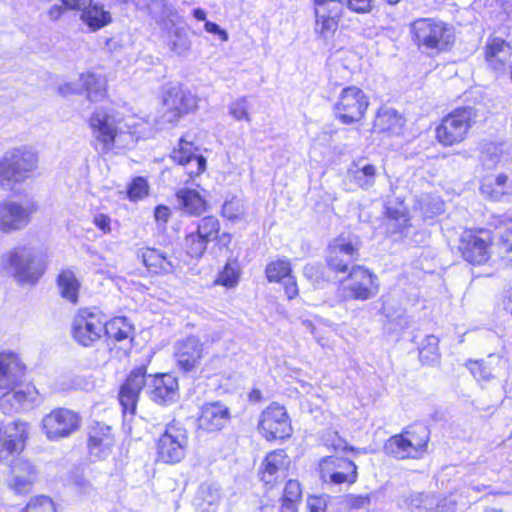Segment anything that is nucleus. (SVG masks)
Here are the masks:
<instances>
[{
	"mask_svg": "<svg viewBox=\"0 0 512 512\" xmlns=\"http://www.w3.org/2000/svg\"><path fill=\"white\" fill-rule=\"evenodd\" d=\"M25 365L14 353H0V410L11 414L37 405L42 398L34 386H23Z\"/></svg>",
	"mask_w": 512,
	"mask_h": 512,
	"instance_id": "nucleus-1",
	"label": "nucleus"
},
{
	"mask_svg": "<svg viewBox=\"0 0 512 512\" xmlns=\"http://www.w3.org/2000/svg\"><path fill=\"white\" fill-rule=\"evenodd\" d=\"M147 387L150 398L159 404H168L178 398V382L171 374L149 375L146 368L139 367L131 371L119 391V401L124 414L133 416L143 387Z\"/></svg>",
	"mask_w": 512,
	"mask_h": 512,
	"instance_id": "nucleus-2",
	"label": "nucleus"
},
{
	"mask_svg": "<svg viewBox=\"0 0 512 512\" xmlns=\"http://www.w3.org/2000/svg\"><path fill=\"white\" fill-rule=\"evenodd\" d=\"M48 256L28 246H17L0 256V269L22 284H35L44 274Z\"/></svg>",
	"mask_w": 512,
	"mask_h": 512,
	"instance_id": "nucleus-3",
	"label": "nucleus"
},
{
	"mask_svg": "<svg viewBox=\"0 0 512 512\" xmlns=\"http://www.w3.org/2000/svg\"><path fill=\"white\" fill-rule=\"evenodd\" d=\"M89 127L96 142V148L102 153H108L117 144L128 146L135 142L132 132H124L117 116L105 109L93 112L89 119Z\"/></svg>",
	"mask_w": 512,
	"mask_h": 512,
	"instance_id": "nucleus-4",
	"label": "nucleus"
},
{
	"mask_svg": "<svg viewBox=\"0 0 512 512\" xmlns=\"http://www.w3.org/2000/svg\"><path fill=\"white\" fill-rule=\"evenodd\" d=\"M38 152L31 146L7 151L0 160V186L10 188L27 179L38 166Z\"/></svg>",
	"mask_w": 512,
	"mask_h": 512,
	"instance_id": "nucleus-5",
	"label": "nucleus"
},
{
	"mask_svg": "<svg viewBox=\"0 0 512 512\" xmlns=\"http://www.w3.org/2000/svg\"><path fill=\"white\" fill-rule=\"evenodd\" d=\"M414 43L424 51H444L454 42L451 26L434 18H419L410 25Z\"/></svg>",
	"mask_w": 512,
	"mask_h": 512,
	"instance_id": "nucleus-6",
	"label": "nucleus"
},
{
	"mask_svg": "<svg viewBox=\"0 0 512 512\" xmlns=\"http://www.w3.org/2000/svg\"><path fill=\"white\" fill-rule=\"evenodd\" d=\"M478 117V111L474 107L467 106L454 109L436 127L437 141L445 147L462 143L468 137Z\"/></svg>",
	"mask_w": 512,
	"mask_h": 512,
	"instance_id": "nucleus-7",
	"label": "nucleus"
},
{
	"mask_svg": "<svg viewBox=\"0 0 512 512\" xmlns=\"http://www.w3.org/2000/svg\"><path fill=\"white\" fill-rule=\"evenodd\" d=\"M374 0H314L316 30L321 34L336 31L344 6L358 14L370 13Z\"/></svg>",
	"mask_w": 512,
	"mask_h": 512,
	"instance_id": "nucleus-8",
	"label": "nucleus"
},
{
	"mask_svg": "<svg viewBox=\"0 0 512 512\" xmlns=\"http://www.w3.org/2000/svg\"><path fill=\"white\" fill-rule=\"evenodd\" d=\"M38 211L33 200H8L0 203V232L11 234L26 229Z\"/></svg>",
	"mask_w": 512,
	"mask_h": 512,
	"instance_id": "nucleus-9",
	"label": "nucleus"
},
{
	"mask_svg": "<svg viewBox=\"0 0 512 512\" xmlns=\"http://www.w3.org/2000/svg\"><path fill=\"white\" fill-rule=\"evenodd\" d=\"M165 108L160 117V124H176L183 116L196 110L198 99L188 89L177 85L167 88L162 95Z\"/></svg>",
	"mask_w": 512,
	"mask_h": 512,
	"instance_id": "nucleus-10",
	"label": "nucleus"
},
{
	"mask_svg": "<svg viewBox=\"0 0 512 512\" xmlns=\"http://www.w3.org/2000/svg\"><path fill=\"white\" fill-rule=\"evenodd\" d=\"M105 332L104 315L96 309L78 310L72 321L73 339L84 347L99 341Z\"/></svg>",
	"mask_w": 512,
	"mask_h": 512,
	"instance_id": "nucleus-11",
	"label": "nucleus"
},
{
	"mask_svg": "<svg viewBox=\"0 0 512 512\" xmlns=\"http://www.w3.org/2000/svg\"><path fill=\"white\" fill-rule=\"evenodd\" d=\"M188 437L186 429L178 422H171L157 443V453L165 463H178L186 452Z\"/></svg>",
	"mask_w": 512,
	"mask_h": 512,
	"instance_id": "nucleus-12",
	"label": "nucleus"
},
{
	"mask_svg": "<svg viewBox=\"0 0 512 512\" xmlns=\"http://www.w3.org/2000/svg\"><path fill=\"white\" fill-rule=\"evenodd\" d=\"M81 417L67 408H56L41 421L42 429L49 440H59L70 436L80 427Z\"/></svg>",
	"mask_w": 512,
	"mask_h": 512,
	"instance_id": "nucleus-13",
	"label": "nucleus"
},
{
	"mask_svg": "<svg viewBox=\"0 0 512 512\" xmlns=\"http://www.w3.org/2000/svg\"><path fill=\"white\" fill-rule=\"evenodd\" d=\"M368 104V98L360 88L349 86L340 94L335 105L336 114L344 124L357 122L362 119Z\"/></svg>",
	"mask_w": 512,
	"mask_h": 512,
	"instance_id": "nucleus-14",
	"label": "nucleus"
},
{
	"mask_svg": "<svg viewBox=\"0 0 512 512\" xmlns=\"http://www.w3.org/2000/svg\"><path fill=\"white\" fill-rule=\"evenodd\" d=\"M258 429L267 440L284 439L291 434V425L283 406L273 403L260 416Z\"/></svg>",
	"mask_w": 512,
	"mask_h": 512,
	"instance_id": "nucleus-15",
	"label": "nucleus"
},
{
	"mask_svg": "<svg viewBox=\"0 0 512 512\" xmlns=\"http://www.w3.org/2000/svg\"><path fill=\"white\" fill-rule=\"evenodd\" d=\"M346 281L347 284L344 285V289L349 292L350 298L354 300H368L379 291L377 276L363 266H352Z\"/></svg>",
	"mask_w": 512,
	"mask_h": 512,
	"instance_id": "nucleus-16",
	"label": "nucleus"
},
{
	"mask_svg": "<svg viewBox=\"0 0 512 512\" xmlns=\"http://www.w3.org/2000/svg\"><path fill=\"white\" fill-rule=\"evenodd\" d=\"M321 478L326 483L353 484L357 480V466L347 458L329 456L319 463Z\"/></svg>",
	"mask_w": 512,
	"mask_h": 512,
	"instance_id": "nucleus-17",
	"label": "nucleus"
},
{
	"mask_svg": "<svg viewBox=\"0 0 512 512\" xmlns=\"http://www.w3.org/2000/svg\"><path fill=\"white\" fill-rule=\"evenodd\" d=\"M204 356V344L195 336L178 340L174 345L175 361L183 372L197 370Z\"/></svg>",
	"mask_w": 512,
	"mask_h": 512,
	"instance_id": "nucleus-18",
	"label": "nucleus"
},
{
	"mask_svg": "<svg viewBox=\"0 0 512 512\" xmlns=\"http://www.w3.org/2000/svg\"><path fill=\"white\" fill-rule=\"evenodd\" d=\"M36 475V468L29 460L16 458L10 464L7 487L16 495L28 494L32 491Z\"/></svg>",
	"mask_w": 512,
	"mask_h": 512,
	"instance_id": "nucleus-19",
	"label": "nucleus"
},
{
	"mask_svg": "<svg viewBox=\"0 0 512 512\" xmlns=\"http://www.w3.org/2000/svg\"><path fill=\"white\" fill-rule=\"evenodd\" d=\"M357 256V244L341 236L329 246L326 261L333 272L345 273L349 271V265L357 259Z\"/></svg>",
	"mask_w": 512,
	"mask_h": 512,
	"instance_id": "nucleus-20",
	"label": "nucleus"
},
{
	"mask_svg": "<svg viewBox=\"0 0 512 512\" xmlns=\"http://www.w3.org/2000/svg\"><path fill=\"white\" fill-rule=\"evenodd\" d=\"M27 437V422L16 420L5 425L0 423V459L23 450Z\"/></svg>",
	"mask_w": 512,
	"mask_h": 512,
	"instance_id": "nucleus-21",
	"label": "nucleus"
},
{
	"mask_svg": "<svg viewBox=\"0 0 512 512\" xmlns=\"http://www.w3.org/2000/svg\"><path fill=\"white\" fill-rule=\"evenodd\" d=\"M115 444L112 428L102 423H96L90 427L88 450L95 460H103L109 457Z\"/></svg>",
	"mask_w": 512,
	"mask_h": 512,
	"instance_id": "nucleus-22",
	"label": "nucleus"
},
{
	"mask_svg": "<svg viewBox=\"0 0 512 512\" xmlns=\"http://www.w3.org/2000/svg\"><path fill=\"white\" fill-rule=\"evenodd\" d=\"M230 418L229 409L220 402L206 403L201 408L198 427L207 432L221 430Z\"/></svg>",
	"mask_w": 512,
	"mask_h": 512,
	"instance_id": "nucleus-23",
	"label": "nucleus"
},
{
	"mask_svg": "<svg viewBox=\"0 0 512 512\" xmlns=\"http://www.w3.org/2000/svg\"><path fill=\"white\" fill-rule=\"evenodd\" d=\"M488 241L482 237L465 232L461 236L459 249L463 258L471 264L485 263L489 258Z\"/></svg>",
	"mask_w": 512,
	"mask_h": 512,
	"instance_id": "nucleus-24",
	"label": "nucleus"
},
{
	"mask_svg": "<svg viewBox=\"0 0 512 512\" xmlns=\"http://www.w3.org/2000/svg\"><path fill=\"white\" fill-rule=\"evenodd\" d=\"M485 61L494 72H502L512 56V48L500 38L489 39L484 48Z\"/></svg>",
	"mask_w": 512,
	"mask_h": 512,
	"instance_id": "nucleus-25",
	"label": "nucleus"
},
{
	"mask_svg": "<svg viewBox=\"0 0 512 512\" xmlns=\"http://www.w3.org/2000/svg\"><path fill=\"white\" fill-rule=\"evenodd\" d=\"M288 466L289 459L283 450L271 452L266 456L262 463V481L266 484H272L278 478L286 477Z\"/></svg>",
	"mask_w": 512,
	"mask_h": 512,
	"instance_id": "nucleus-26",
	"label": "nucleus"
},
{
	"mask_svg": "<svg viewBox=\"0 0 512 512\" xmlns=\"http://www.w3.org/2000/svg\"><path fill=\"white\" fill-rule=\"evenodd\" d=\"M171 158L179 165L186 166L190 176L199 175L206 167V159L193 153L192 144L184 140H181L179 148L172 152Z\"/></svg>",
	"mask_w": 512,
	"mask_h": 512,
	"instance_id": "nucleus-27",
	"label": "nucleus"
},
{
	"mask_svg": "<svg viewBox=\"0 0 512 512\" xmlns=\"http://www.w3.org/2000/svg\"><path fill=\"white\" fill-rule=\"evenodd\" d=\"M177 208L185 215L200 216L207 209V202L201 194L191 188H181L175 194Z\"/></svg>",
	"mask_w": 512,
	"mask_h": 512,
	"instance_id": "nucleus-28",
	"label": "nucleus"
},
{
	"mask_svg": "<svg viewBox=\"0 0 512 512\" xmlns=\"http://www.w3.org/2000/svg\"><path fill=\"white\" fill-rule=\"evenodd\" d=\"M503 364L504 360L500 355L490 354L480 361L469 360L466 367L478 381L488 382L497 376Z\"/></svg>",
	"mask_w": 512,
	"mask_h": 512,
	"instance_id": "nucleus-29",
	"label": "nucleus"
},
{
	"mask_svg": "<svg viewBox=\"0 0 512 512\" xmlns=\"http://www.w3.org/2000/svg\"><path fill=\"white\" fill-rule=\"evenodd\" d=\"M509 158V147L505 143H488L483 147L481 160L487 169H493Z\"/></svg>",
	"mask_w": 512,
	"mask_h": 512,
	"instance_id": "nucleus-30",
	"label": "nucleus"
},
{
	"mask_svg": "<svg viewBox=\"0 0 512 512\" xmlns=\"http://www.w3.org/2000/svg\"><path fill=\"white\" fill-rule=\"evenodd\" d=\"M80 19L92 32L101 29L111 22L110 13L97 4L87 6L82 11Z\"/></svg>",
	"mask_w": 512,
	"mask_h": 512,
	"instance_id": "nucleus-31",
	"label": "nucleus"
},
{
	"mask_svg": "<svg viewBox=\"0 0 512 512\" xmlns=\"http://www.w3.org/2000/svg\"><path fill=\"white\" fill-rule=\"evenodd\" d=\"M142 258L143 263L151 272L171 273L175 269V264L156 249H146L143 252Z\"/></svg>",
	"mask_w": 512,
	"mask_h": 512,
	"instance_id": "nucleus-32",
	"label": "nucleus"
},
{
	"mask_svg": "<svg viewBox=\"0 0 512 512\" xmlns=\"http://www.w3.org/2000/svg\"><path fill=\"white\" fill-rule=\"evenodd\" d=\"M167 46L175 55L185 56L191 48V41L186 29L173 26L168 32Z\"/></svg>",
	"mask_w": 512,
	"mask_h": 512,
	"instance_id": "nucleus-33",
	"label": "nucleus"
},
{
	"mask_svg": "<svg viewBox=\"0 0 512 512\" xmlns=\"http://www.w3.org/2000/svg\"><path fill=\"white\" fill-rule=\"evenodd\" d=\"M410 444L416 458H419L427 449V443L429 441V431L426 427L420 425L411 427L402 433Z\"/></svg>",
	"mask_w": 512,
	"mask_h": 512,
	"instance_id": "nucleus-34",
	"label": "nucleus"
},
{
	"mask_svg": "<svg viewBox=\"0 0 512 512\" xmlns=\"http://www.w3.org/2000/svg\"><path fill=\"white\" fill-rule=\"evenodd\" d=\"M349 176L362 189H369L375 183L377 169L372 164H354L348 170Z\"/></svg>",
	"mask_w": 512,
	"mask_h": 512,
	"instance_id": "nucleus-35",
	"label": "nucleus"
},
{
	"mask_svg": "<svg viewBox=\"0 0 512 512\" xmlns=\"http://www.w3.org/2000/svg\"><path fill=\"white\" fill-rule=\"evenodd\" d=\"M219 500V488L211 483H203L198 488L194 505L200 509L201 512H208V507L216 505Z\"/></svg>",
	"mask_w": 512,
	"mask_h": 512,
	"instance_id": "nucleus-36",
	"label": "nucleus"
},
{
	"mask_svg": "<svg viewBox=\"0 0 512 512\" xmlns=\"http://www.w3.org/2000/svg\"><path fill=\"white\" fill-rule=\"evenodd\" d=\"M57 284L63 298L71 303L77 302L80 284L72 271L63 270L58 275Z\"/></svg>",
	"mask_w": 512,
	"mask_h": 512,
	"instance_id": "nucleus-37",
	"label": "nucleus"
},
{
	"mask_svg": "<svg viewBox=\"0 0 512 512\" xmlns=\"http://www.w3.org/2000/svg\"><path fill=\"white\" fill-rule=\"evenodd\" d=\"M384 449L387 454L398 459L416 458L402 433L390 437L385 443Z\"/></svg>",
	"mask_w": 512,
	"mask_h": 512,
	"instance_id": "nucleus-38",
	"label": "nucleus"
},
{
	"mask_svg": "<svg viewBox=\"0 0 512 512\" xmlns=\"http://www.w3.org/2000/svg\"><path fill=\"white\" fill-rule=\"evenodd\" d=\"M80 81L91 101H99L105 97V81L92 73L81 74Z\"/></svg>",
	"mask_w": 512,
	"mask_h": 512,
	"instance_id": "nucleus-39",
	"label": "nucleus"
},
{
	"mask_svg": "<svg viewBox=\"0 0 512 512\" xmlns=\"http://www.w3.org/2000/svg\"><path fill=\"white\" fill-rule=\"evenodd\" d=\"M92 3V0H61V3L52 5L47 10L51 21H57L66 11H83Z\"/></svg>",
	"mask_w": 512,
	"mask_h": 512,
	"instance_id": "nucleus-40",
	"label": "nucleus"
},
{
	"mask_svg": "<svg viewBox=\"0 0 512 512\" xmlns=\"http://www.w3.org/2000/svg\"><path fill=\"white\" fill-rule=\"evenodd\" d=\"M404 124L403 118L395 110L387 109L378 114L375 125L381 131L398 134Z\"/></svg>",
	"mask_w": 512,
	"mask_h": 512,
	"instance_id": "nucleus-41",
	"label": "nucleus"
},
{
	"mask_svg": "<svg viewBox=\"0 0 512 512\" xmlns=\"http://www.w3.org/2000/svg\"><path fill=\"white\" fill-rule=\"evenodd\" d=\"M265 273L269 282L284 281L292 276L290 261L287 259L272 261L266 266Z\"/></svg>",
	"mask_w": 512,
	"mask_h": 512,
	"instance_id": "nucleus-42",
	"label": "nucleus"
},
{
	"mask_svg": "<svg viewBox=\"0 0 512 512\" xmlns=\"http://www.w3.org/2000/svg\"><path fill=\"white\" fill-rule=\"evenodd\" d=\"M131 326L126 322L125 318H115L109 322L105 320V332L107 336L122 341L129 337Z\"/></svg>",
	"mask_w": 512,
	"mask_h": 512,
	"instance_id": "nucleus-43",
	"label": "nucleus"
},
{
	"mask_svg": "<svg viewBox=\"0 0 512 512\" xmlns=\"http://www.w3.org/2000/svg\"><path fill=\"white\" fill-rule=\"evenodd\" d=\"M220 222L215 216H206L199 220L196 231L209 242L218 237Z\"/></svg>",
	"mask_w": 512,
	"mask_h": 512,
	"instance_id": "nucleus-44",
	"label": "nucleus"
},
{
	"mask_svg": "<svg viewBox=\"0 0 512 512\" xmlns=\"http://www.w3.org/2000/svg\"><path fill=\"white\" fill-rule=\"evenodd\" d=\"M208 241H206L197 231L186 235L184 239V247L191 257H201L207 249Z\"/></svg>",
	"mask_w": 512,
	"mask_h": 512,
	"instance_id": "nucleus-45",
	"label": "nucleus"
},
{
	"mask_svg": "<svg viewBox=\"0 0 512 512\" xmlns=\"http://www.w3.org/2000/svg\"><path fill=\"white\" fill-rule=\"evenodd\" d=\"M301 487L298 481L289 480L284 488L282 507L294 512L295 504L301 499Z\"/></svg>",
	"mask_w": 512,
	"mask_h": 512,
	"instance_id": "nucleus-46",
	"label": "nucleus"
},
{
	"mask_svg": "<svg viewBox=\"0 0 512 512\" xmlns=\"http://www.w3.org/2000/svg\"><path fill=\"white\" fill-rule=\"evenodd\" d=\"M404 505L408 509H425L427 512L429 505L435 502V495L424 492H411L403 499Z\"/></svg>",
	"mask_w": 512,
	"mask_h": 512,
	"instance_id": "nucleus-47",
	"label": "nucleus"
},
{
	"mask_svg": "<svg viewBox=\"0 0 512 512\" xmlns=\"http://www.w3.org/2000/svg\"><path fill=\"white\" fill-rule=\"evenodd\" d=\"M239 266L236 261H228L223 271L216 279V283L226 287H233L238 282Z\"/></svg>",
	"mask_w": 512,
	"mask_h": 512,
	"instance_id": "nucleus-48",
	"label": "nucleus"
},
{
	"mask_svg": "<svg viewBox=\"0 0 512 512\" xmlns=\"http://www.w3.org/2000/svg\"><path fill=\"white\" fill-rule=\"evenodd\" d=\"M222 214L229 220L242 218L244 215V204L241 200L233 198L226 201L222 206Z\"/></svg>",
	"mask_w": 512,
	"mask_h": 512,
	"instance_id": "nucleus-49",
	"label": "nucleus"
},
{
	"mask_svg": "<svg viewBox=\"0 0 512 512\" xmlns=\"http://www.w3.org/2000/svg\"><path fill=\"white\" fill-rule=\"evenodd\" d=\"M389 214V226L394 228V232H398L401 234L407 233V228L409 225V218L403 212L388 210Z\"/></svg>",
	"mask_w": 512,
	"mask_h": 512,
	"instance_id": "nucleus-50",
	"label": "nucleus"
},
{
	"mask_svg": "<svg viewBox=\"0 0 512 512\" xmlns=\"http://www.w3.org/2000/svg\"><path fill=\"white\" fill-rule=\"evenodd\" d=\"M25 508L28 512H56L54 502L47 496L31 499Z\"/></svg>",
	"mask_w": 512,
	"mask_h": 512,
	"instance_id": "nucleus-51",
	"label": "nucleus"
},
{
	"mask_svg": "<svg viewBox=\"0 0 512 512\" xmlns=\"http://www.w3.org/2000/svg\"><path fill=\"white\" fill-rule=\"evenodd\" d=\"M426 344L420 348V357L422 360L435 361L438 357V338L434 335H428L425 338Z\"/></svg>",
	"mask_w": 512,
	"mask_h": 512,
	"instance_id": "nucleus-52",
	"label": "nucleus"
},
{
	"mask_svg": "<svg viewBox=\"0 0 512 512\" xmlns=\"http://www.w3.org/2000/svg\"><path fill=\"white\" fill-rule=\"evenodd\" d=\"M229 113L236 120H246L250 122V116L248 113V102L245 97L240 98L229 105Z\"/></svg>",
	"mask_w": 512,
	"mask_h": 512,
	"instance_id": "nucleus-53",
	"label": "nucleus"
},
{
	"mask_svg": "<svg viewBox=\"0 0 512 512\" xmlns=\"http://www.w3.org/2000/svg\"><path fill=\"white\" fill-rule=\"evenodd\" d=\"M148 194V185L144 178L138 177L132 181L128 188V197L131 200L142 199Z\"/></svg>",
	"mask_w": 512,
	"mask_h": 512,
	"instance_id": "nucleus-54",
	"label": "nucleus"
},
{
	"mask_svg": "<svg viewBox=\"0 0 512 512\" xmlns=\"http://www.w3.org/2000/svg\"><path fill=\"white\" fill-rule=\"evenodd\" d=\"M492 193L512 195V176L499 174L495 178V188L492 190Z\"/></svg>",
	"mask_w": 512,
	"mask_h": 512,
	"instance_id": "nucleus-55",
	"label": "nucleus"
},
{
	"mask_svg": "<svg viewBox=\"0 0 512 512\" xmlns=\"http://www.w3.org/2000/svg\"><path fill=\"white\" fill-rule=\"evenodd\" d=\"M94 225L103 233L111 232V218L105 214H97L93 218Z\"/></svg>",
	"mask_w": 512,
	"mask_h": 512,
	"instance_id": "nucleus-56",
	"label": "nucleus"
},
{
	"mask_svg": "<svg viewBox=\"0 0 512 512\" xmlns=\"http://www.w3.org/2000/svg\"><path fill=\"white\" fill-rule=\"evenodd\" d=\"M500 245L505 252H512V227L500 232Z\"/></svg>",
	"mask_w": 512,
	"mask_h": 512,
	"instance_id": "nucleus-57",
	"label": "nucleus"
},
{
	"mask_svg": "<svg viewBox=\"0 0 512 512\" xmlns=\"http://www.w3.org/2000/svg\"><path fill=\"white\" fill-rule=\"evenodd\" d=\"M284 291L288 299H293L298 295V288L296 280L293 276L288 277L283 281Z\"/></svg>",
	"mask_w": 512,
	"mask_h": 512,
	"instance_id": "nucleus-58",
	"label": "nucleus"
},
{
	"mask_svg": "<svg viewBox=\"0 0 512 512\" xmlns=\"http://www.w3.org/2000/svg\"><path fill=\"white\" fill-rule=\"evenodd\" d=\"M308 507L310 512H326V503L321 497L309 498Z\"/></svg>",
	"mask_w": 512,
	"mask_h": 512,
	"instance_id": "nucleus-59",
	"label": "nucleus"
},
{
	"mask_svg": "<svg viewBox=\"0 0 512 512\" xmlns=\"http://www.w3.org/2000/svg\"><path fill=\"white\" fill-rule=\"evenodd\" d=\"M205 30L208 33H212V34L218 35L221 38V40H223V41H227L228 40L227 32L224 31L223 29H221L219 27V25H217L214 22L206 21L205 22Z\"/></svg>",
	"mask_w": 512,
	"mask_h": 512,
	"instance_id": "nucleus-60",
	"label": "nucleus"
},
{
	"mask_svg": "<svg viewBox=\"0 0 512 512\" xmlns=\"http://www.w3.org/2000/svg\"><path fill=\"white\" fill-rule=\"evenodd\" d=\"M349 504L352 508H363L370 504V498L363 495L351 496Z\"/></svg>",
	"mask_w": 512,
	"mask_h": 512,
	"instance_id": "nucleus-61",
	"label": "nucleus"
},
{
	"mask_svg": "<svg viewBox=\"0 0 512 512\" xmlns=\"http://www.w3.org/2000/svg\"><path fill=\"white\" fill-rule=\"evenodd\" d=\"M154 216L157 221L167 222L170 216V210L166 206L159 205L155 208Z\"/></svg>",
	"mask_w": 512,
	"mask_h": 512,
	"instance_id": "nucleus-62",
	"label": "nucleus"
},
{
	"mask_svg": "<svg viewBox=\"0 0 512 512\" xmlns=\"http://www.w3.org/2000/svg\"><path fill=\"white\" fill-rule=\"evenodd\" d=\"M75 484L83 493H88L91 489V484L85 479H80Z\"/></svg>",
	"mask_w": 512,
	"mask_h": 512,
	"instance_id": "nucleus-63",
	"label": "nucleus"
},
{
	"mask_svg": "<svg viewBox=\"0 0 512 512\" xmlns=\"http://www.w3.org/2000/svg\"><path fill=\"white\" fill-rule=\"evenodd\" d=\"M195 19L198 21H205L206 20V12L201 8H196L192 12Z\"/></svg>",
	"mask_w": 512,
	"mask_h": 512,
	"instance_id": "nucleus-64",
	"label": "nucleus"
}]
</instances>
